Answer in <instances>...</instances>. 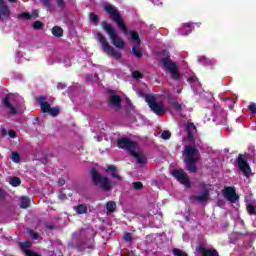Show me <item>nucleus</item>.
I'll return each instance as SVG.
<instances>
[{
	"label": "nucleus",
	"instance_id": "1",
	"mask_svg": "<svg viewBox=\"0 0 256 256\" xmlns=\"http://www.w3.org/2000/svg\"><path fill=\"white\" fill-rule=\"evenodd\" d=\"M184 153L187 171H190V173H197V171H199L197 163L199 159H201L199 149L193 145H187L184 147Z\"/></svg>",
	"mask_w": 256,
	"mask_h": 256
},
{
	"label": "nucleus",
	"instance_id": "2",
	"mask_svg": "<svg viewBox=\"0 0 256 256\" xmlns=\"http://www.w3.org/2000/svg\"><path fill=\"white\" fill-rule=\"evenodd\" d=\"M91 181L93 185L100 186L102 191H111L113 184L106 176L101 175L97 169L91 168L90 170Z\"/></svg>",
	"mask_w": 256,
	"mask_h": 256
},
{
	"label": "nucleus",
	"instance_id": "3",
	"mask_svg": "<svg viewBox=\"0 0 256 256\" xmlns=\"http://www.w3.org/2000/svg\"><path fill=\"white\" fill-rule=\"evenodd\" d=\"M104 9L108 13V15H110L112 21L116 23L117 27L121 30V32L124 35H127V33H129V29L127 28V24L125 23V21H123V17H121V13H119V10H117L114 5H107Z\"/></svg>",
	"mask_w": 256,
	"mask_h": 256
},
{
	"label": "nucleus",
	"instance_id": "4",
	"mask_svg": "<svg viewBox=\"0 0 256 256\" xmlns=\"http://www.w3.org/2000/svg\"><path fill=\"white\" fill-rule=\"evenodd\" d=\"M160 63H162L163 67L169 71L173 81H179L181 79L182 76L181 72H179V64H177L175 61H172L170 55L161 58Z\"/></svg>",
	"mask_w": 256,
	"mask_h": 256
},
{
	"label": "nucleus",
	"instance_id": "5",
	"mask_svg": "<svg viewBox=\"0 0 256 256\" xmlns=\"http://www.w3.org/2000/svg\"><path fill=\"white\" fill-rule=\"evenodd\" d=\"M101 26L109 35L114 47H117V49H125V41L119 37L113 25L109 24L107 21H103Z\"/></svg>",
	"mask_w": 256,
	"mask_h": 256
},
{
	"label": "nucleus",
	"instance_id": "6",
	"mask_svg": "<svg viewBox=\"0 0 256 256\" xmlns=\"http://www.w3.org/2000/svg\"><path fill=\"white\" fill-rule=\"evenodd\" d=\"M96 35L105 53L111 55L113 59H116V61H121V59H123V55L115 50L113 46L109 45V42H107V38H105V35H103L101 32H97Z\"/></svg>",
	"mask_w": 256,
	"mask_h": 256
},
{
	"label": "nucleus",
	"instance_id": "7",
	"mask_svg": "<svg viewBox=\"0 0 256 256\" xmlns=\"http://www.w3.org/2000/svg\"><path fill=\"white\" fill-rule=\"evenodd\" d=\"M145 101L152 113L155 115L161 116L165 113V105L163 102H157V98L153 94H147L145 97Z\"/></svg>",
	"mask_w": 256,
	"mask_h": 256
},
{
	"label": "nucleus",
	"instance_id": "8",
	"mask_svg": "<svg viewBox=\"0 0 256 256\" xmlns=\"http://www.w3.org/2000/svg\"><path fill=\"white\" fill-rule=\"evenodd\" d=\"M172 177L180 184L184 185L186 189H190L191 187V180L189 179V174L185 172L183 169H176L172 172Z\"/></svg>",
	"mask_w": 256,
	"mask_h": 256
},
{
	"label": "nucleus",
	"instance_id": "9",
	"mask_svg": "<svg viewBox=\"0 0 256 256\" xmlns=\"http://www.w3.org/2000/svg\"><path fill=\"white\" fill-rule=\"evenodd\" d=\"M236 163L245 177H249L251 175V166H249V162H247L245 155L239 154Z\"/></svg>",
	"mask_w": 256,
	"mask_h": 256
},
{
	"label": "nucleus",
	"instance_id": "10",
	"mask_svg": "<svg viewBox=\"0 0 256 256\" xmlns=\"http://www.w3.org/2000/svg\"><path fill=\"white\" fill-rule=\"evenodd\" d=\"M111 95L108 98V107H111L114 111H121L123 109V105L121 104V96L115 94L114 91H111Z\"/></svg>",
	"mask_w": 256,
	"mask_h": 256
},
{
	"label": "nucleus",
	"instance_id": "11",
	"mask_svg": "<svg viewBox=\"0 0 256 256\" xmlns=\"http://www.w3.org/2000/svg\"><path fill=\"white\" fill-rule=\"evenodd\" d=\"M222 195L224 199H227V201H229L230 203H237V201H239V195H237L235 187H224V189L222 190Z\"/></svg>",
	"mask_w": 256,
	"mask_h": 256
},
{
	"label": "nucleus",
	"instance_id": "12",
	"mask_svg": "<svg viewBox=\"0 0 256 256\" xmlns=\"http://www.w3.org/2000/svg\"><path fill=\"white\" fill-rule=\"evenodd\" d=\"M117 147L119 149H127L128 153L137 149V142L129 140V138H119L117 140Z\"/></svg>",
	"mask_w": 256,
	"mask_h": 256
},
{
	"label": "nucleus",
	"instance_id": "13",
	"mask_svg": "<svg viewBox=\"0 0 256 256\" xmlns=\"http://www.w3.org/2000/svg\"><path fill=\"white\" fill-rule=\"evenodd\" d=\"M187 131V140L190 145H195V132L197 131V127L193 122H189L186 126Z\"/></svg>",
	"mask_w": 256,
	"mask_h": 256
},
{
	"label": "nucleus",
	"instance_id": "14",
	"mask_svg": "<svg viewBox=\"0 0 256 256\" xmlns=\"http://www.w3.org/2000/svg\"><path fill=\"white\" fill-rule=\"evenodd\" d=\"M196 251H198L201 256H219V252L217 251V249L205 248L201 245L196 247Z\"/></svg>",
	"mask_w": 256,
	"mask_h": 256
},
{
	"label": "nucleus",
	"instance_id": "15",
	"mask_svg": "<svg viewBox=\"0 0 256 256\" xmlns=\"http://www.w3.org/2000/svg\"><path fill=\"white\" fill-rule=\"evenodd\" d=\"M41 3L44 7H46L47 11H51V0H41ZM56 6L58 9H65L67 7V1L65 0H56Z\"/></svg>",
	"mask_w": 256,
	"mask_h": 256
},
{
	"label": "nucleus",
	"instance_id": "16",
	"mask_svg": "<svg viewBox=\"0 0 256 256\" xmlns=\"http://www.w3.org/2000/svg\"><path fill=\"white\" fill-rule=\"evenodd\" d=\"M209 199V189L204 188L202 191V195H192L189 197L190 201H197L198 203H205Z\"/></svg>",
	"mask_w": 256,
	"mask_h": 256
},
{
	"label": "nucleus",
	"instance_id": "17",
	"mask_svg": "<svg viewBox=\"0 0 256 256\" xmlns=\"http://www.w3.org/2000/svg\"><path fill=\"white\" fill-rule=\"evenodd\" d=\"M38 103L40 105L41 113H49V111L51 109V104H49V102H47V97L39 96Z\"/></svg>",
	"mask_w": 256,
	"mask_h": 256
},
{
	"label": "nucleus",
	"instance_id": "18",
	"mask_svg": "<svg viewBox=\"0 0 256 256\" xmlns=\"http://www.w3.org/2000/svg\"><path fill=\"white\" fill-rule=\"evenodd\" d=\"M130 155L136 159L139 165H145V163H147V158L143 154L136 152L135 149L131 150Z\"/></svg>",
	"mask_w": 256,
	"mask_h": 256
},
{
	"label": "nucleus",
	"instance_id": "19",
	"mask_svg": "<svg viewBox=\"0 0 256 256\" xmlns=\"http://www.w3.org/2000/svg\"><path fill=\"white\" fill-rule=\"evenodd\" d=\"M0 15L3 17H9V15H11V10L9 6L5 4V0H0Z\"/></svg>",
	"mask_w": 256,
	"mask_h": 256
},
{
	"label": "nucleus",
	"instance_id": "20",
	"mask_svg": "<svg viewBox=\"0 0 256 256\" xmlns=\"http://www.w3.org/2000/svg\"><path fill=\"white\" fill-rule=\"evenodd\" d=\"M106 171H110L111 176L114 179H118V181H123V177H121L119 175V170H117V167H115L113 165H109V166H107Z\"/></svg>",
	"mask_w": 256,
	"mask_h": 256
},
{
	"label": "nucleus",
	"instance_id": "21",
	"mask_svg": "<svg viewBox=\"0 0 256 256\" xmlns=\"http://www.w3.org/2000/svg\"><path fill=\"white\" fill-rule=\"evenodd\" d=\"M18 245H19V248L21 249V251L23 253H25V255L27 254V251H31L29 249H31V247H33V243L29 240L24 241V242H19Z\"/></svg>",
	"mask_w": 256,
	"mask_h": 256
},
{
	"label": "nucleus",
	"instance_id": "22",
	"mask_svg": "<svg viewBox=\"0 0 256 256\" xmlns=\"http://www.w3.org/2000/svg\"><path fill=\"white\" fill-rule=\"evenodd\" d=\"M2 103L4 107H6L7 109H10V113H12V115H15L17 113V109L15 108V106L11 105V101L9 100V97H5L2 100Z\"/></svg>",
	"mask_w": 256,
	"mask_h": 256
},
{
	"label": "nucleus",
	"instance_id": "23",
	"mask_svg": "<svg viewBox=\"0 0 256 256\" xmlns=\"http://www.w3.org/2000/svg\"><path fill=\"white\" fill-rule=\"evenodd\" d=\"M74 211L77 213V215H85V213H87V205L79 204L74 206Z\"/></svg>",
	"mask_w": 256,
	"mask_h": 256
},
{
	"label": "nucleus",
	"instance_id": "24",
	"mask_svg": "<svg viewBox=\"0 0 256 256\" xmlns=\"http://www.w3.org/2000/svg\"><path fill=\"white\" fill-rule=\"evenodd\" d=\"M52 35L57 38L63 37V28L61 26H54L52 28Z\"/></svg>",
	"mask_w": 256,
	"mask_h": 256
},
{
	"label": "nucleus",
	"instance_id": "25",
	"mask_svg": "<svg viewBox=\"0 0 256 256\" xmlns=\"http://www.w3.org/2000/svg\"><path fill=\"white\" fill-rule=\"evenodd\" d=\"M130 36L132 41H135L137 47H141V39L139 38V33L135 31H130Z\"/></svg>",
	"mask_w": 256,
	"mask_h": 256
},
{
	"label": "nucleus",
	"instance_id": "26",
	"mask_svg": "<svg viewBox=\"0 0 256 256\" xmlns=\"http://www.w3.org/2000/svg\"><path fill=\"white\" fill-rule=\"evenodd\" d=\"M115 209H117V204L114 201L106 203V210L108 213H115Z\"/></svg>",
	"mask_w": 256,
	"mask_h": 256
},
{
	"label": "nucleus",
	"instance_id": "27",
	"mask_svg": "<svg viewBox=\"0 0 256 256\" xmlns=\"http://www.w3.org/2000/svg\"><path fill=\"white\" fill-rule=\"evenodd\" d=\"M29 205H31V202L29 201V198H27V196H24L20 199L21 209H27Z\"/></svg>",
	"mask_w": 256,
	"mask_h": 256
},
{
	"label": "nucleus",
	"instance_id": "28",
	"mask_svg": "<svg viewBox=\"0 0 256 256\" xmlns=\"http://www.w3.org/2000/svg\"><path fill=\"white\" fill-rule=\"evenodd\" d=\"M137 47H139L137 44L132 47V53L137 59H141V57H143V52Z\"/></svg>",
	"mask_w": 256,
	"mask_h": 256
},
{
	"label": "nucleus",
	"instance_id": "29",
	"mask_svg": "<svg viewBox=\"0 0 256 256\" xmlns=\"http://www.w3.org/2000/svg\"><path fill=\"white\" fill-rule=\"evenodd\" d=\"M10 185H12V187H19V185H21V178H19V177H12L10 179Z\"/></svg>",
	"mask_w": 256,
	"mask_h": 256
},
{
	"label": "nucleus",
	"instance_id": "30",
	"mask_svg": "<svg viewBox=\"0 0 256 256\" xmlns=\"http://www.w3.org/2000/svg\"><path fill=\"white\" fill-rule=\"evenodd\" d=\"M89 17H90V21H92V23H93L94 25H98V24H99V16H98V15H96V14L93 13V12H90V13H89Z\"/></svg>",
	"mask_w": 256,
	"mask_h": 256
},
{
	"label": "nucleus",
	"instance_id": "31",
	"mask_svg": "<svg viewBox=\"0 0 256 256\" xmlns=\"http://www.w3.org/2000/svg\"><path fill=\"white\" fill-rule=\"evenodd\" d=\"M32 15L31 13L29 12H22L21 14H19L18 18L19 19H23V20H26V21H29V19H32Z\"/></svg>",
	"mask_w": 256,
	"mask_h": 256
},
{
	"label": "nucleus",
	"instance_id": "32",
	"mask_svg": "<svg viewBox=\"0 0 256 256\" xmlns=\"http://www.w3.org/2000/svg\"><path fill=\"white\" fill-rule=\"evenodd\" d=\"M172 253H173L174 256H189L188 254H186L185 251H182V250L179 249V248H174V249L172 250Z\"/></svg>",
	"mask_w": 256,
	"mask_h": 256
},
{
	"label": "nucleus",
	"instance_id": "33",
	"mask_svg": "<svg viewBox=\"0 0 256 256\" xmlns=\"http://www.w3.org/2000/svg\"><path fill=\"white\" fill-rule=\"evenodd\" d=\"M246 209L249 215H256L255 205L252 203L247 204Z\"/></svg>",
	"mask_w": 256,
	"mask_h": 256
},
{
	"label": "nucleus",
	"instance_id": "34",
	"mask_svg": "<svg viewBox=\"0 0 256 256\" xmlns=\"http://www.w3.org/2000/svg\"><path fill=\"white\" fill-rule=\"evenodd\" d=\"M48 114L51 115L52 117H57V115H59V107H53V108L50 107Z\"/></svg>",
	"mask_w": 256,
	"mask_h": 256
},
{
	"label": "nucleus",
	"instance_id": "35",
	"mask_svg": "<svg viewBox=\"0 0 256 256\" xmlns=\"http://www.w3.org/2000/svg\"><path fill=\"white\" fill-rule=\"evenodd\" d=\"M12 161L14 163H21V155H19V152L12 153Z\"/></svg>",
	"mask_w": 256,
	"mask_h": 256
},
{
	"label": "nucleus",
	"instance_id": "36",
	"mask_svg": "<svg viewBox=\"0 0 256 256\" xmlns=\"http://www.w3.org/2000/svg\"><path fill=\"white\" fill-rule=\"evenodd\" d=\"M27 233L32 239H34V241L41 239V236H39L37 232H34L33 230H27Z\"/></svg>",
	"mask_w": 256,
	"mask_h": 256
},
{
	"label": "nucleus",
	"instance_id": "37",
	"mask_svg": "<svg viewBox=\"0 0 256 256\" xmlns=\"http://www.w3.org/2000/svg\"><path fill=\"white\" fill-rule=\"evenodd\" d=\"M33 29H35L36 31H40V29H43V22L41 21H35L32 24Z\"/></svg>",
	"mask_w": 256,
	"mask_h": 256
},
{
	"label": "nucleus",
	"instance_id": "38",
	"mask_svg": "<svg viewBox=\"0 0 256 256\" xmlns=\"http://www.w3.org/2000/svg\"><path fill=\"white\" fill-rule=\"evenodd\" d=\"M161 139H164L165 141L171 139V132L169 130H164L161 134Z\"/></svg>",
	"mask_w": 256,
	"mask_h": 256
},
{
	"label": "nucleus",
	"instance_id": "39",
	"mask_svg": "<svg viewBox=\"0 0 256 256\" xmlns=\"http://www.w3.org/2000/svg\"><path fill=\"white\" fill-rule=\"evenodd\" d=\"M124 241H126L127 243H131V241H133V234H131L130 232H126L124 234Z\"/></svg>",
	"mask_w": 256,
	"mask_h": 256
},
{
	"label": "nucleus",
	"instance_id": "40",
	"mask_svg": "<svg viewBox=\"0 0 256 256\" xmlns=\"http://www.w3.org/2000/svg\"><path fill=\"white\" fill-rule=\"evenodd\" d=\"M132 185H133V188L136 191H141V189H143V183L142 182H134Z\"/></svg>",
	"mask_w": 256,
	"mask_h": 256
},
{
	"label": "nucleus",
	"instance_id": "41",
	"mask_svg": "<svg viewBox=\"0 0 256 256\" xmlns=\"http://www.w3.org/2000/svg\"><path fill=\"white\" fill-rule=\"evenodd\" d=\"M132 77L133 79H143V73H141L140 71H134L132 73Z\"/></svg>",
	"mask_w": 256,
	"mask_h": 256
},
{
	"label": "nucleus",
	"instance_id": "42",
	"mask_svg": "<svg viewBox=\"0 0 256 256\" xmlns=\"http://www.w3.org/2000/svg\"><path fill=\"white\" fill-rule=\"evenodd\" d=\"M172 107H174L175 111H178V112L183 111V106L179 104V102H174L172 104Z\"/></svg>",
	"mask_w": 256,
	"mask_h": 256
},
{
	"label": "nucleus",
	"instance_id": "43",
	"mask_svg": "<svg viewBox=\"0 0 256 256\" xmlns=\"http://www.w3.org/2000/svg\"><path fill=\"white\" fill-rule=\"evenodd\" d=\"M249 111L253 114L256 115V104L255 102H252L249 106H248Z\"/></svg>",
	"mask_w": 256,
	"mask_h": 256
},
{
	"label": "nucleus",
	"instance_id": "44",
	"mask_svg": "<svg viewBox=\"0 0 256 256\" xmlns=\"http://www.w3.org/2000/svg\"><path fill=\"white\" fill-rule=\"evenodd\" d=\"M8 135H9V137H11V139H15L17 137V132H15L14 130L9 129L8 130Z\"/></svg>",
	"mask_w": 256,
	"mask_h": 256
},
{
	"label": "nucleus",
	"instance_id": "45",
	"mask_svg": "<svg viewBox=\"0 0 256 256\" xmlns=\"http://www.w3.org/2000/svg\"><path fill=\"white\" fill-rule=\"evenodd\" d=\"M58 199H60V201H67V194L60 192L58 195Z\"/></svg>",
	"mask_w": 256,
	"mask_h": 256
},
{
	"label": "nucleus",
	"instance_id": "46",
	"mask_svg": "<svg viewBox=\"0 0 256 256\" xmlns=\"http://www.w3.org/2000/svg\"><path fill=\"white\" fill-rule=\"evenodd\" d=\"M167 99H168V102L170 103V105H173L174 103L177 102V101H175V97H173L172 95H168Z\"/></svg>",
	"mask_w": 256,
	"mask_h": 256
},
{
	"label": "nucleus",
	"instance_id": "47",
	"mask_svg": "<svg viewBox=\"0 0 256 256\" xmlns=\"http://www.w3.org/2000/svg\"><path fill=\"white\" fill-rule=\"evenodd\" d=\"M197 81V77L190 76L188 77V83H195Z\"/></svg>",
	"mask_w": 256,
	"mask_h": 256
},
{
	"label": "nucleus",
	"instance_id": "48",
	"mask_svg": "<svg viewBox=\"0 0 256 256\" xmlns=\"http://www.w3.org/2000/svg\"><path fill=\"white\" fill-rule=\"evenodd\" d=\"M26 256H41V255H39V254H37V253H35V252L30 250V251H27Z\"/></svg>",
	"mask_w": 256,
	"mask_h": 256
},
{
	"label": "nucleus",
	"instance_id": "49",
	"mask_svg": "<svg viewBox=\"0 0 256 256\" xmlns=\"http://www.w3.org/2000/svg\"><path fill=\"white\" fill-rule=\"evenodd\" d=\"M58 185H60V187H63V185H65V179L59 178L58 179Z\"/></svg>",
	"mask_w": 256,
	"mask_h": 256
},
{
	"label": "nucleus",
	"instance_id": "50",
	"mask_svg": "<svg viewBox=\"0 0 256 256\" xmlns=\"http://www.w3.org/2000/svg\"><path fill=\"white\" fill-rule=\"evenodd\" d=\"M65 87H67V86L63 83H58V85H57V89H65Z\"/></svg>",
	"mask_w": 256,
	"mask_h": 256
},
{
	"label": "nucleus",
	"instance_id": "51",
	"mask_svg": "<svg viewBox=\"0 0 256 256\" xmlns=\"http://www.w3.org/2000/svg\"><path fill=\"white\" fill-rule=\"evenodd\" d=\"M32 17H39V13L37 12V10L32 12Z\"/></svg>",
	"mask_w": 256,
	"mask_h": 256
},
{
	"label": "nucleus",
	"instance_id": "52",
	"mask_svg": "<svg viewBox=\"0 0 256 256\" xmlns=\"http://www.w3.org/2000/svg\"><path fill=\"white\" fill-rule=\"evenodd\" d=\"M47 229L53 230V229H55V226H53V225H48V226H47Z\"/></svg>",
	"mask_w": 256,
	"mask_h": 256
},
{
	"label": "nucleus",
	"instance_id": "53",
	"mask_svg": "<svg viewBox=\"0 0 256 256\" xmlns=\"http://www.w3.org/2000/svg\"><path fill=\"white\" fill-rule=\"evenodd\" d=\"M184 27H191V23L184 24Z\"/></svg>",
	"mask_w": 256,
	"mask_h": 256
},
{
	"label": "nucleus",
	"instance_id": "54",
	"mask_svg": "<svg viewBox=\"0 0 256 256\" xmlns=\"http://www.w3.org/2000/svg\"><path fill=\"white\" fill-rule=\"evenodd\" d=\"M2 133H3V135H7V130H6V129H3V130H2Z\"/></svg>",
	"mask_w": 256,
	"mask_h": 256
},
{
	"label": "nucleus",
	"instance_id": "55",
	"mask_svg": "<svg viewBox=\"0 0 256 256\" xmlns=\"http://www.w3.org/2000/svg\"><path fill=\"white\" fill-rule=\"evenodd\" d=\"M10 3H16L17 0H8Z\"/></svg>",
	"mask_w": 256,
	"mask_h": 256
}]
</instances>
